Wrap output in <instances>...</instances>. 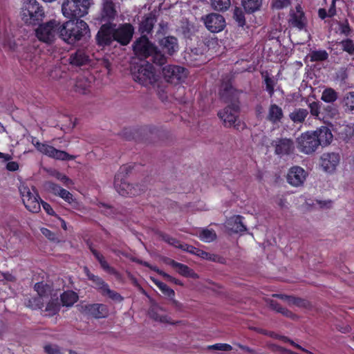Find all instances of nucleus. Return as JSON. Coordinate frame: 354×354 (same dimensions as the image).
I'll return each instance as SVG.
<instances>
[{
  "label": "nucleus",
  "instance_id": "nucleus-1",
  "mask_svg": "<svg viewBox=\"0 0 354 354\" xmlns=\"http://www.w3.org/2000/svg\"><path fill=\"white\" fill-rule=\"evenodd\" d=\"M35 290L38 294V297L29 301L30 306L32 308H41L44 306V303L46 302L44 315L53 316L57 314L60 308L58 292L44 283H37L35 285Z\"/></svg>",
  "mask_w": 354,
  "mask_h": 354
},
{
  "label": "nucleus",
  "instance_id": "nucleus-2",
  "mask_svg": "<svg viewBox=\"0 0 354 354\" xmlns=\"http://www.w3.org/2000/svg\"><path fill=\"white\" fill-rule=\"evenodd\" d=\"M89 35L88 25L82 19L60 23L59 37L68 44H74Z\"/></svg>",
  "mask_w": 354,
  "mask_h": 354
},
{
  "label": "nucleus",
  "instance_id": "nucleus-3",
  "mask_svg": "<svg viewBox=\"0 0 354 354\" xmlns=\"http://www.w3.org/2000/svg\"><path fill=\"white\" fill-rule=\"evenodd\" d=\"M133 50L141 58L151 56L153 62L158 65L163 64L166 61L165 55L157 50L156 47L149 41L145 35H142L136 41L133 45Z\"/></svg>",
  "mask_w": 354,
  "mask_h": 354
},
{
  "label": "nucleus",
  "instance_id": "nucleus-4",
  "mask_svg": "<svg viewBox=\"0 0 354 354\" xmlns=\"http://www.w3.org/2000/svg\"><path fill=\"white\" fill-rule=\"evenodd\" d=\"M91 0H66L62 6L63 15L68 19L83 17L88 14Z\"/></svg>",
  "mask_w": 354,
  "mask_h": 354
},
{
  "label": "nucleus",
  "instance_id": "nucleus-5",
  "mask_svg": "<svg viewBox=\"0 0 354 354\" xmlns=\"http://www.w3.org/2000/svg\"><path fill=\"white\" fill-rule=\"evenodd\" d=\"M133 80L143 86L153 85L158 82V76L154 72L153 66L146 62L140 66H133L131 68Z\"/></svg>",
  "mask_w": 354,
  "mask_h": 354
},
{
  "label": "nucleus",
  "instance_id": "nucleus-6",
  "mask_svg": "<svg viewBox=\"0 0 354 354\" xmlns=\"http://www.w3.org/2000/svg\"><path fill=\"white\" fill-rule=\"evenodd\" d=\"M19 190L26 208L32 213L39 212L41 209V199L35 188H30L26 184L21 183Z\"/></svg>",
  "mask_w": 354,
  "mask_h": 354
},
{
  "label": "nucleus",
  "instance_id": "nucleus-7",
  "mask_svg": "<svg viewBox=\"0 0 354 354\" xmlns=\"http://www.w3.org/2000/svg\"><path fill=\"white\" fill-rule=\"evenodd\" d=\"M60 21L52 19L40 24L35 30L37 38L44 43L51 44L59 35Z\"/></svg>",
  "mask_w": 354,
  "mask_h": 354
},
{
  "label": "nucleus",
  "instance_id": "nucleus-8",
  "mask_svg": "<svg viewBox=\"0 0 354 354\" xmlns=\"http://www.w3.org/2000/svg\"><path fill=\"white\" fill-rule=\"evenodd\" d=\"M31 142L38 151L49 158L57 160H73L76 158V156L71 155L65 151L57 149L47 142H40L35 138H32Z\"/></svg>",
  "mask_w": 354,
  "mask_h": 354
},
{
  "label": "nucleus",
  "instance_id": "nucleus-9",
  "mask_svg": "<svg viewBox=\"0 0 354 354\" xmlns=\"http://www.w3.org/2000/svg\"><path fill=\"white\" fill-rule=\"evenodd\" d=\"M124 168H120V171L115 176L114 187L119 194L123 196H134L142 192L141 187L138 185H131L123 174Z\"/></svg>",
  "mask_w": 354,
  "mask_h": 354
},
{
  "label": "nucleus",
  "instance_id": "nucleus-10",
  "mask_svg": "<svg viewBox=\"0 0 354 354\" xmlns=\"http://www.w3.org/2000/svg\"><path fill=\"white\" fill-rule=\"evenodd\" d=\"M44 15L41 7L36 0H24L21 8V18L26 24L38 21Z\"/></svg>",
  "mask_w": 354,
  "mask_h": 354
},
{
  "label": "nucleus",
  "instance_id": "nucleus-11",
  "mask_svg": "<svg viewBox=\"0 0 354 354\" xmlns=\"http://www.w3.org/2000/svg\"><path fill=\"white\" fill-rule=\"evenodd\" d=\"M319 147V141L313 131H307L302 133L297 138L298 149L306 154L314 153Z\"/></svg>",
  "mask_w": 354,
  "mask_h": 354
},
{
  "label": "nucleus",
  "instance_id": "nucleus-12",
  "mask_svg": "<svg viewBox=\"0 0 354 354\" xmlns=\"http://www.w3.org/2000/svg\"><path fill=\"white\" fill-rule=\"evenodd\" d=\"M238 111V104L236 102H233L223 111H219L218 115L225 127H230L234 126L239 128L238 127L239 126V124H235L237 119Z\"/></svg>",
  "mask_w": 354,
  "mask_h": 354
},
{
  "label": "nucleus",
  "instance_id": "nucleus-13",
  "mask_svg": "<svg viewBox=\"0 0 354 354\" xmlns=\"http://www.w3.org/2000/svg\"><path fill=\"white\" fill-rule=\"evenodd\" d=\"M162 75L167 82L176 84L186 77L187 72L181 66L168 65L162 68Z\"/></svg>",
  "mask_w": 354,
  "mask_h": 354
},
{
  "label": "nucleus",
  "instance_id": "nucleus-14",
  "mask_svg": "<svg viewBox=\"0 0 354 354\" xmlns=\"http://www.w3.org/2000/svg\"><path fill=\"white\" fill-rule=\"evenodd\" d=\"M115 32V41L122 45H127L133 35L134 28L130 24H124L120 25L118 28L113 24Z\"/></svg>",
  "mask_w": 354,
  "mask_h": 354
},
{
  "label": "nucleus",
  "instance_id": "nucleus-15",
  "mask_svg": "<svg viewBox=\"0 0 354 354\" xmlns=\"http://www.w3.org/2000/svg\"><path fill=\"white\" fill-rule=\"evenodd\" d=\"M205 27L212 32H218L225 26L223 17L219 14L211 13L203 17Z\"/></svg>",
  "mask_w": 354,
  "mask_h": 354
},
{
  "label": "nucleus",
  "instance_id": "nucleus-16",
  "mask_svg": "<svg viewBox=\"0 0 354 354\" xmlns=\"http://www.w3.org/2000/svg\"><path fill=\"white\" fill-rule=\"evenodd\" d=\"M340 162V156L336 153H324L320 157V166L326 173H333Z\"/></svg>",
  "mask_w": 354,
  "mask_h": 354
},
{
  "label": "nucleus",
  "instance_id": "nucleus-17",
  "mask_svg": "<svg viewBox=\"0 0 354 354\" xmlns=\"http://www.w3.org/2000/svg\"><path fill=\"white\" fill-rule=\"evenodd\" d=\"M80 310L97 319L106 317L109 314L107 306L102 304H82L80 306Z\"/></svg>",
  "mask_w": 354,
  "mask_h": 354
},
{
  "label": "nucleus",
  "instance_id": "nucleus-18",
  "mask_svg": "<svg viewBox=\"0 0 354 354\" xmlns=\"http://www.w3.org/2000/svg\"><path fill=\"white\" fill-rule=\"evenodd\" d=\"M97 41L98 44L102 46L109 45L115 41L113 24H103L97 34Z\"/></svg>",
  "mask_w": 354,
  "mask_h": 354
},
{
  "label": "nucleus",
  "instance_id": "nucleus-19",
  "mask_svg": "<svg viewBox=\"0 0 354 354\" xmlns=\"http://www.w3.org/2000/svg\"><path fill=\"white\" fill-rule=\"evenodd\" d=\"M162 239L165 242L169 245H174L176 248H178L183 250H187L191 253L196 254L197 256L201 257L202 259H212V255L207 252L193 248L192 246H189L187 244H181L178 241L168 235H164Z\"/></svg>",
  "mask_w": 354,
  "mask_h": 354
},
{
  "label": "nucleus",
  "instance_id": "nucleus-20",
  "mask_svg": "<svg viewBox=\"0 0 354 354\" xmlns=\"http://www.w3.org/2000/svg\"><path fill=\"white\" fill-rule=\"evenodd\" d=\"M307 173L302 167L295 166L290 169L287 174V181L291 185L298 187L303 185Z\"/></svg>",
  "mask_w": 354,
  "mask_h": 354
},
{
  "label": "nucleus",
  "instance_id": "nucleus-21",
  "mask_svg": "<svg viewBox=\"0 0 354 354\" xmlns=\"http://www.w3.org/2000/svg\"><path fill=\"white\" fill-rule=\"evenodd\" d=\"M46 188L53 194L61 197L68 204L73 206H75L77 204L76 200L73 198V194L66 189L62 188L60 186L53 183H47L46 184Z\"/></svg>",
  "mask_w": 354,
  "mask_h": 354
},
{
  "label": "nucleus",
  "instance_id": "nucleus-22",
  "mask_svg": "<svg viewBox=\"0 0 354 354\" xmlns=\"http://www.w3.org/2000/svg\"><path fill=\"white\" fill-rule=\"evenodd\" d=\"M275 153L279 156L288 155L293 151L294 145L291 140L287 138L277 139L272 142Z\"/></svg>",
  "mask_w": 354,
  "mask_h": 354
},
{
  "label": "nucleus",
  "instance_id": "nucleus-23",
  "mask_svg": "<svg viewBox=\"0 0 354 354\" xmlns=\"http://www.w3.org/2000/svg\"><path fill=\"white\" fill-rule=\"evenodd\" d=\"M290 23L292 26L299 30H302L305 28L306 19L301 7L299 5L296 6L295 10H292L290 13Z\"/></svg>",
  "mask_w": 354,
  "mask_h": 354
},
{
  "label": "nucleus",
  "instance_id": "nucleus-24",
  "mask_svg": "<svg viewBox=\"0 0 354 354\" xmlns=\"http://www.w3.org/2000/svg\"><path fill=\"white\" fill-rule=\"evenodd\" d=\"M149 315L155 321L162 323H171L170 317L167 315L165 310L158 304L151 305Z\"/></svg>",
  "mask_w": 354,
  "mask_h": 354
},
{
  "label": "nucleus",
  "instance_id": "nucleus-25",
  "mask_svg": "<svg viewBox=\"0 0 354 354\" xmlns=\"http://www.w3.org/2000/svg\"><path fill=\"white\" fill-rule=\"evenodd\" d=\"M162 49L169 55H173L178 49V41L174 37H165L159 41Z\"/></svg>",
  "mask_w": 354,
  "mask_h": 354
},
{
  "label": "nucleus",
  "instance_id": "nucleus-26",
  "mask_svg": "<svg viewBox=\"0 0 354 354\" xmlns=\"http://www.w3.org/2000/svg\"><path fill=\"white\" fill-rule=\"evenodd\" d=\"M313 133L316 135L317 140L319 141V145L326 146L333 140V134L326 127H322L313 131Z\"/></svg>",
  "mask_w": 354,
  "mask_h": 354
},
{
  "label": "nucleus",
  "instance_id": "nucleus-27",
  "mask_svg": "<svg viewBox=\"0 0 354 354\" xmlns=\"http://www.w3.org/2000/svg\"><path fill=\"white\" fill-rule=\"evenodd\" d=\"M156 22V18L154 14L147 15L140 24L139 31L142 35L146 36L151 32Z\"/></svg>",
  "mask_w": 354,
  "mask_h": 354
},
{
  "label": "nucleus",
  "instance_id": "nucleus-28",
  "mask_svg": "<svg viewBox=\"0 0 354 354\" xmlns=\"http://www.w3.org/2000/svg\"><path fill=\"white\" fill-rule=\"evenodd\" d=\"M283 116V111L281 107L277 104H271L268 110L267 120L272 123L279 122Z\"/></svg>",
  "mask_w": 354,
  "mask_h": 354
},
{
  "label": "nucleus",
  "instance_id": "nucleus-29",
  "mask_svg": "<svg viewBox=\"0 0 354 354\" xmlns=\"http://www.w3.org/2000/svg\"><path fill=\"white\" fill-rule=\"evenodd\" d=\"M227 227L236 233L244 232L246 230L245 226L242 223L241 216H234L229 218L226 223Z\"/></svg>",
  "mask_w": 354,
  "mask_h": 354
},
{
  "label": "nucleus",
  "instance_id": "nucleus-30",
  "mask_svg": "<svg viewBox=\"0 0 354 354\" xmlns=\"http://www.w3.org/2000/svg\"><path fill=\"white\" fill-rule=\"evenodd\" d=\"M59 296L63 306L71 307L78 300L77 293L71 290L66 291Z\"/></svg>",
  "mask_w": 354,
  "mask_h": 354
},
{
  "label": "nucleus",
  "instance_id": "nucleus-31",
  "mask_svg": "<svg viewBox=\"0 0 354 354\" xmlns=\"http://www.w3.org/2000/svg\"><path fill=\"white\" fill-rule=\"evenodd\" d=\"M88 60V57L82 50H78L72 54L69 58L70 63L73 65L82 66L85 64Z\"/></svg>",
  "mask_w": 354,
  "mask_h": 354
},
{
  "label": "nucleus",
  "instance_id": "nucleus-32",
  "mask_svg": "<svg viewBox=\"0 0 354 354\" xmlns=\"http://www.w3.org/2000/svg\"><path fill=\"white\" fill-rule=\"evenodd\" d=\"M115 15L113 3L111 1L104 2L102 14V18L104 20H110L113 19Z\"/></svg>",
  "mask_w": 354,
  "mask_h": 354
},
{
  "label": "nucleus",
  "instance_id": "nucleus-33",
  "mask_svg": "<svg viewBox=\"0 0 354 354\" xmlns=\"http://www.w3.org/2000/svg\"><path fill=\"white\" fill-rule=\"evenodd\" d=\"M84 270L88 279L93 281L95 283V288L99 289L102 292L104 288L107 286V284L99 277L91 274L87 268L85 267Z\"/></svg>",
  "mask_w": 354,
  "mask_h": 354
},
{
  "label": "nucleus",
  "instance_id": "nucleus-34",
  "mask_svg": "<svg viewBox=\"0 0 354 354\" xmlns=\"http://www.w3.org/2000/svg\"><path fill=\"white\" fill-rule=\"evenodd\" d=\"M308 112L305 109H297L290 114V118L295 123H301L304 121Z\"/></svg>",
  "mask_w": 354,
  "mask_h": 354
},
{
  "label": "nucleus",
  "instance_id": "nucleus-35",
  "mask_svg": "<svg viewBox=\"0 0 354 354\" xmlns=\"http://www.w3.org/2000/svg\"><path fill=\"white\" fill-rule=\"evenodd\" d=\"M337 93L332 88L324 89L322 94L321 99L327 103H333L337 99Z\"/></svg>",
  "mask_w": 354,
  "mask_h": 354
},
{
  "label": "nucleus",
  "instance_id": "nucleus-36",
  "mask_svg": "<svg viewBox=\"0 0 354 354\" xmlns=\"http://www.w3.org/2000/svg\"><path fill=\"white\" fill-rule=\"evenodd\" d=\"M261 3V0H242V5L248 12H253L259 10Z\"/></svg>",
  "mask_w": 354,
  "mask_h": 354
},
{
  "label": "nucleus",
  "instance_id": "nucleus-37",
  "mask_svg": "<svg viewBox=\"0 0 354 354\" xmlns=\"http://www.w3.org/2000/svg\"><path fill=\"white\" fill-rule=\"evenodd\" d=\"M162 292L165 295L167 296L171 301V304L177 308H180L183 306V304L181 303H180L179 301H178L177 300L175 299V292L174 291V290H172L171 288H170L167 285H166L164 288V289H162V290H161Z\"/></svg>",
  "mask_w": 354,
  "mask_h": 354
},
{
  "label": "nucleus",
  "instance_id": "nucleus-38",
  "mask_svg": "<svg viewBox=\"0 0 354 354\" xmlns=\"http://www.w3.org/2000/svg\"><path fill=\"white\" fill-rule=\"evenodd\" d=\"M198 236L201 241L207 243L214 241L216 237V233L213 230L209 229H203L200 230Z\"/></svg>",
  "mask_w": 354,
  "mask_h": 354
},
{
  "label": "nucleus",
  "instance_id": "nucleus-39",
  "mask_svg": "<svg viewBox=\"0 0 354 354\" xmlns=\"http://www.w3.org/2000/svg\"><path fill=\"white\" fill-rule=\"evenodd\" d=\"M172 265L178 270V272L184 276H189L192 277H197V275L194 273L187 266L172 261Z\"/></svg>",
  "mask_w": 354,
  "mask_h": 354
},
{
  "label": "nucleus",
  "instance_id": "nucleus-40",
  "mask_svg": "<svg viewBox=\"0 0 354 354\" xmlns=\"http://www.w3.org/2000/svg\"><path fill=\"white\" fill-rule=\"evenodd\" d=\"M309 56L311 61L318 62L327 59L328 54L325 50H319L312 51Z\"/></svg>",
  "mask_w": 354,
  "mask_h": 354
},
{
  "label": "nucleus",
  "instance_id": "nucleus-41",
  "mask_svg": "<svg viewBox=\"0 0 354 354\" xmlns=\"http://www.w3.org/2000/svg\"><path fill=\"white\" fill-rule=\"evenodd\" d=\"M212 8L218 11L226 10L230 6V0H211Z\"/></svg>",
  "mask_w": 354,
  "mask_h": 354
},
{
  "label": "nucleus",
  "instance_id": "nucleus-42",
  "mask_svg": "<svg viewBox=\"0 0 354 354\" xmlns=\"http://www.w3.org/2000/svg\"><path fill=\"white\" fill-rule=\"evenodd\" d=\"M346 110L354 113V92H349L344 99Z\"/></svg>",
  "mask_w": 354,
  "mask_h": 354
},
{
  "label": "nucleus",
  "instance_id": "nucleus-43",
  "mask_svg": "<svg viewBox=\"0 0 354 354\" xmlns=\"http://www.w3.org/2000/svg\"><path fill=\"white\" fill-rule=\"evenodd\" d=\"M274 296H276L279 298H280L285 304H287L290 306L291 305H296V306H300L301 301L298 299L293 297L288 296L286 295H274Z\"/></svg>",
  "mask_w": 354,
  "mask_h": 354
},
{
  "label": "nucleus",
  "instance_id": "nucleus-44",
  "mask_svg": "<svg viewBox=\"0 0 354 354\" xmlns=\"http://www.w3.org/2000/svg\"><path fill=\"white\" fill-rule=\"evenodd\" d=\"M342 48L349 55H354V43L350 39H346L340 42Z\"/></svg>",
  "mask_w": 354,
  "mask_h": 354
},
{
  "label": "nucleus",
  "instance_id": "nucleus-45",
  "mask_svg": "<svg viewBox=\"0 0 354 354\" xmlns=\"http://www.w3.org/2000/svg\"><path fill=\"white\" fill-rule=\"evenodd\" d=\"M102 294L116 301H121L122 300V297L116 292L111 290L108 285L104 288Z\"/></svg>",
  "mask_w": 354,
  "mask_h": 354
},
{
  "label": "nucleus",
  "instance_id": "nucleus-46",
  "mask_svg": "<svg viewBox=\"0 0 354 354\" xmlns=\"http://www.w3.org/2000/svg\"><path fill=\"white\" fill-rule=\"evenodd\" d=\"M102 294L116 301H121L122 300V297L116 292L111 290L108 285L104 288Z\"/></svg>",
  "mask_w": 354,
  "mask_h": 354
},
{
  "label": "nucleus",
  "instance_id": "nucleus-47",
  "mask_svg": "<svg viewBox=\"0 0 354 354\" xmlns=\"http://www.w3.org/2000/svg\"><path fill=\"white\" fill-rule=\"evenodd\" d=\"M93 253L94 256L95 257V258L98 260L102 268L104 270H106L109 272H113V269L109 266L108 263L105 261V259H104V257L102 254H100V253H98L96 251H93Z\"/></svg>",
  "mask_w": 354,
  "mask_h": 354
},
{
  "label": "nucleus",
  "instance_id": "nucleus-48",
  "mask_svg": "<svg viewBox=\"0 0 354 354\" xmlns=\"http://www.w3.org/2000/svg\"><path fill=\"white\" fill-rule=\"evenodd\" d=\"M290 4V0H272V7L276 10L287 8Z\"/></svg>",
  "mask_w": 354,
  "mask_h": 354
},
{
  "label": "nucleus",
  "instance_id": "nucleus-49",
  "mask_svg": "<svg viewBox=\"0 0 354 354\" xmlns=\"http://www.w3.org/2000/svg\"><path fill=\"white\" fill-rule=\"evenodd\" d=\"M52 175L54 177H55L57 180L62 182L66 185H71L73 183L72 180L70 178H68L66 175H64L59 171H55L52 174Z\"/></svg>",
  "mask_w": 354,
  "mask_h": 354
},
{
  "label": "nucleus",
  "instance_id": "nucleus-50",
  "mask_svg": "<svg viewBox=\"0 0 354 354\" xmlns=\"http://www.w3.org/2000/svg\"><path fill=\"white\" fill-rule=\"evenodd\" d=\"M234 17L239 23V25L243 26L245 24V17L242 10L239 8H236L234 11Z\"/></svg>",
  "mask_w": 354,
  "mask_h": 354
},
{
  "label": "nucleus",
  "instance_id": "nucleus-51",
  "mask_svg": "<svg viewBox=\"0 0 354 354\" xmlns=\"http://www.w3.org/2000/svg\"><path fill=\"white\" fill-rule=\"evenodd\" d=\"M265 84L266 86V91L268 92L270 95L272 96L274 91V84H275L274 81L272 78L269 77L268 76H266L265 77Z\"/></svg>",
  "mask_w": 354,
  "mask_h": 354
},
{
  "label": "nucleus",
  "instance_id": "nucleus-52",
  "mask_svg": "<svg viewBox=\"0 0 354 354\" xmlns=\"http://www.w3.org/2000/svg\"><path fill=\"white\" fill-rule=\"evenodd\" d=\"M271 305L274 310H276L277 312L281 313L284 316H286V317H290V318L294 317V315L288 310H287L281 306H279L278 304L274 305L272 304V302L271 303Z\"/></svg>",
  "mask_w": 354,
  "mask_h": 354
},
{
  "label": "nucleus",
  "instance_id": "nucleus-53",
  "mask_svg": "<svg viewBox=\"0 0 354 354\" xmlns=\"http://www.w3.org/2000/svg\"><path fill=\"white\" fill-rule=\"evenodd\" d=\"M209 348L213 350H218L223 351H228L232 350V346L227 344H215L214 345L209 346Z\"/></svg>",
  "mask_w": 354,
  "mask_h": 354
},
{
  "label": "nucleus",
  "instance_id": "nucleus-54",
  "mask_svg": "<svg viewBox=\"0 0 354 354\" xmlns=\"http://www.w3.org/2000/svg\"><path fill=\"white\" fill-rule=\"evenodd\" d=\"M270 336L274 337V338H276V339H281L283 342H290L292 345H293L294 346L299 348V349H301L302 351H305L304 349H303L300 346H299L298 344L294 343L292 341L290 340L289 339H288L287 337H283V336H280L279 335H277L274 333H270Z\"/></svg>",
  "mask_w": 354,
  "mask_h": 354
},
{
  "label": "nucleus",
  "instance_id": "nucleus-55",
  "mask_svg": "<svg viewBox=\"0 0 354 354\" xmlns=\"http://www.w3.org/2000/svg\"><path fill=\"white\" fill-rule=\"evenodd\" d=\"M310 113L313 115L317 117L319 114V108L316 102L310 104Z\"/></svg>",
  "mask_w": 354,
  "mask_h": 354
},
{
  "label": "nucleus",
  "instance_id": "nucleus-56",
  "mask_svg": "<svg viewBox=\"0 0 354 354\" xmlns=\"http://www.w3.org/2000/svg\"><path fill=\"white\" fill-rule=\"evenodd\" d=\"M41 232L43 235H44L46 237H47L50 240H54L55 238V235L54 234V233H53L51 231H50L47 228H44V227L41 228Z\"/></svg>",
  "mask_w": 354,
  "mask_h": 354
},
{
  "label": "nucleus",
  "instance_id": "nucleus-57",
  "mask_svg": "<svg viewBox=\"0 0 354 354\" xmlns=\"http://www.w3.org/2000/svg\"><path fill=\"white\" fill-rule=\"evenodd\" d=\"M6 169L10 171H15L19 169V165L17 162H8L6 165Z\"/></svg>",
  "mask_w": 354,
  "mask_h": 354
},
{
  "label": "nucleus",
  "instance_id": "nucleus-58",
  "mask_svg": "<svg viewBox=\"0 0 354 354\" xmlns=\"http://www.w3.org/2000/svg\"><path fill=\"white\" fill-rule=\"evenodd\" d=\"M334 12H335L334 10H331L330 9L329 10L328 16L333 15ZM319 16L322 19H325L328 16L326 10L325 9H323V8L319 9Z\"/></svg>",
  "mask_w": 354,
  "mask_h": 354
},
{
  "label": "nucleus",
  "instance_id": "nucleus-59",
  "mask_svg": "<svg viewBox=\"0 0 354 354\" xmlns=\"http://www.w3.org/2000/svg\"><path fill=\"white\" fill-rule=\"evenodd\" d=\"M57 348L55 345H46L44 347L45 351L49 354H57Z\"/></svg>",
  "mask_w": 354,
  "mask_h": 354
},
{
  "label": "nucleus",
  "instance_id": "nucleus-60",
  "mask_svg": "<svg viewBox=\"0 0 354 354\" xmlns=\"http://www.w3.org/2000/svg\"><path fill=\"white\" fill-rule=\"evenodd\" d=\"M41 205H42V207H43L44 209L46 211V212L48 214H50V215L54 214L55 212H54L53 209H52V207H50V205L48 203L41 201Z\"/></svg>",
  "mask_w": 354,
  "mask_h": 354
},
{
  "label": "nucleus",
  "instance_id": "nucleus-61",
  "mask_svg": "<svg viewBox=\"0 0 354 354\" xmlns=\"http://www.w3.org/2000/svg\"><path fill=\"white\" fill-rule=\"evenodd\" d=\"M153 281L154 282V283L157 286V287L160 290H162V289H164L165 286H166L165 283L157 280V279H152Z\"/></svg>",
  "mask_w": 354,
  "mask_h": 354
},
{
  "label": "nucleus",
  "instance_id": "nucleus-62",
  "mask_svg": "<svg viewBox=\"0 0 354 354\" xmlns=\"http://www.w3.org/2000/svg\"><path fill=\"white\" fill-rule=\"evenodd\" d=\"M154 270H156L158 273L162 275L164 277H165L168 281L173 280V277L170 275L167 274V273L160 270L159 269L154 268Z\"/></svg>",
  "mask_w": 354,
  "mask_h": 354
},
{
  "label": "nucleus",
  "instance_id": "nucleus-63",
  "mask_svg": "<svg viewBox=\"0 0 354 354\" xmlns=\"http://www.w3.org/2000/svg\"><path fill=\"white\" fill-rule=\"evenodd\" d=\"M154 270H156L158 273L162 275L164 277H165L168 281L173 280V277L170 275L167 274V273L160 270L159 269L154 268Z\"/></svg>",
  "mask_w": 354,
  "mask_h": 354
},
{
  "label": "nucleus",
  "instance_id": "nucleus-64",
  "mask_svg": "<svg viewBox=\"0 0 354 354\" xmlns=\"http://www.w3.org/2000/svg\"><path fill=\"white\" fill-rule=\"evenodd\" d=\"M154 270H156L158 273L162 275L164 277H165L168 281L173 280V277L170 275L167 274V273L160 270L159 269L154 268Z\"/></svg>",
  "mask_w": 354,
  "mask_h": 354
}]
</instances>
